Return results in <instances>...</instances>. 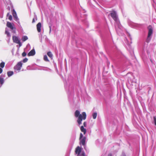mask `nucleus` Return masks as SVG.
Masks as SVG:
<instances>
[{
	"mask_svg": "<svg viewBox=\"0 0 156 156\" xmlns=\"http://www.w3.org/2000/svg\"><path fill=\"white\" fill-rule=\"evenodd\" d=\"M80 112L78 110H76L75 112V116L76 117H78L77 122L79 125L82 123L83 120H85L86 118V114L85 112H83L81 114H80Z\"/></svg>",
	"mask_w": 156,
	"mask_h": 156,
	"instance_id": "1",
	"label": "nucleus"
},
{
	"mask_svg": "<svg viewBox=\"0 0 156 156\" xmlns=\"http://www.w3.org/2000/svg\"><path fill=\"white\" fill-rule=\"evenodd\" d=\"M111 16H112V18L114 20L116 23V24L115 25V27L116 30H117V26L118 27L119 29H121V26L119 22V20L118 18V16L116 12L114 10H113L112 11L111 13H110Z\"/></svg>",
	"mask_w": 156,
	"mask_h": 156,
	"instance_id": "2",
	"label": "nucleus"
},
{
	"mask_svg": "<svg viewBox=\"0 0 156 156\" xmlns=\"http://www.w3.org/2000/svg\"><path fill=\"white\" fill-rule=\"evenodd\" d=\"M75 153L77 156H85L84 152L82 151L81 148L79 146H77L76 148Z\"/></svg>",
	"mask_w": 156,
	"mask_h": 156,
	"instance_id": "3",
	"label": "nucleus"
},
{
	"mask_svg": "<svg viewBox=\"0 0 156 156\" xmlns=\"http://www.w3.org/2000/svg\"><path fill=\"white\" fill-rule=\"evenodd\" d=\"M148 33L147 36V40L149 41L151 38V36L153 33V30L152 27L151 26H149L148 27Z\"/></svg>",
	"mask_w": 156,
	"mask_h": 156,
	"instance_id": "4",
	"label": "nucleus"
},
{
	"mask_svg": "<svg viewBox=\"0 0 156 156\" xmlns=\"http://www.w3.org/2000/svg\"><path fill=\"white\" fill-rule=\"evenodd\" d=\"M22 63L21 62H20L17 63L16 66L14 67V69L15 70L19 71L21 69L22 67Z\"/></svg>",
	"mask_w": 156,
	"mask_h": 156,
	"instance_id": "5",
	"label": "nucleus"
},
{
	"mask_svg": "<svg viewBox=\"0 0 156 156\" xmlns=\"http://www.w3.org/2000/svg\"><path fill=\"white\" fill-rule=\"evenodd\" d=\"M6 26L8 27L9 28L12 30L13 32L14 33L15 32V28L14 27L13 24H12L10 22H8L6 24Z\"/></svg>",
	"mask_w": 156,
	"mask_h": 156,
	"instance_id": "6",
	"label": "nucleus"
},
{
	"mask_svg": "<svg viewBox=\"0 0 156 156\" xmlns=\"http://www.w3.org/2000/svg\"><path fill=\"white\" fill-rule=\"evenodd\" d=\"M12 15L14 17V20L18 23H19V19L17 16L16 12L14 10H13Z\"/></svg>",
	"mask_w": 156,
	"mask_h": 156,
	"instance_id": "7",
	"label": "nucleus"
},
{
	"mask_svg": "<svg viewBox=\"0 0 156 156\" xmlns=\"http://www.w3.org/2000/svg\"><path fill=\"white\" fill-rule=\"evenodd\" d=\"M12 39L13 42L16 44L19 43L20 41V40L19 39L18 37L15 36H13Z\"/></svg>",
	"mask_w": 156,
	"mask_h": 156,
	"instance_id": "8",
	"label": "nucleus"
},
{
	"mask_svg": "<svg viewBox=\"0 0 156 156\" xmlns=\"http://www.w3.org/2000/svg\"><path fill=\"white\" fill-rule=\"evenodd\" d=\"M86 138L85 137H83V138L80 139V144H82L83 145H84L85 144V140Z\"/></svg>",
	"mask_w": 156,
	"mask_h": 156,
	"instance_id": "9",
	"label": "nucleus"
},
{
	"mask_svg": "<svg viewBox=\"0 0 156 156\" xmlns=\"http://www.w3.org/2000/svg\"><path fill=\"white\" fill-rule=\"evenodd\" d=\"M35 54V51L34 49L32 50L28 54V56H33Z\"/></svg>",
	"mask_w": 156,
	"mask_h": 156,
	"instance_id": "10",
	"label": "nucleus"
},
{
	"mask_svg": "<svg viewBox=\"0 0 156 156\" xmlns=\"http://www.w3.org/2000/svg\"><path fill=\"white\" fill-rule=\"evenodd\" d=\"M41 23H39L37 25V30L38 32H40L41 31Z\"/></svg>",
	"mask_w": 156,
	"mask_h": 156,
	"instance_id": "11",
	"label": "nucleus"
},
{
	"mask_svg": "<svg viewBox=\"0 0 156 156\" xmlns=\"http://www.w3.org/2000/svg\"><path fill=\"white\" fill-rule=\"evenodd\" d=\"M5 34H6L7 37L10 38L11 37V35L8 31V29L7 28H6L5 29Z\"/></svg>",
	"mask_w": 156,
	"mask_h": 156,
	"instance_id": "12",
	"label": "nucleus"
},
{
	"mask_svg": "<svg viewBox=\"0 0 156 156\" xmlns=\"http://www.w3.org/2000/svg\"><path fill=\"white\" fill-rule=\"evenodd\" d=\"M81 131L84 134H85L86 132V129L84 128L83 126H81L80 127Z\"/></svg>",
	"mask_w": 156,
	"mask_h": 156,
	"instance_id": "13",
	"label": "nucleus"
},
{
	"mask_svg": "<svg viewBox=\"0 0 156 156\" xmlns=\"http://www.w3.org/2000/svg\"><path fill=\"white\" fill-rule=\"evenodd\" d=\"M28 39V38L27 36H23L21 40L23 42L25 41Z\"/></svg>",
	"mask_w": 156,
	"mask_h": 156,
	"instance_id": "14",
	"label": "nucleus"
},
{
	"mask_svg": "<svg viewBox=\"0 0 156 156\" xmlns=\"http://www.w3.org/2000/svg\"><path fill=\"white\" fill-rule=\"evenodd\" d=\"M13 74V72L12 71H10L7 72V75L9 77Z\"/></svg>",
	"mask_w": 156,
	"mask_h": 156,
	"instance_id": "15",
	"label": "nucleus"
},
{
	"mask_svg": "<svg viewBox=\"0 0 156 156\" xmlns=\"http://www.w3.org/2000/svg\"><path fill=\"white\" fill-rule=\"evenodd\" d=\"M4 82V79L2 76L1 75L0 76V82L1 84L2 85L3 84Z\"/></svg>",
	"mask_w": 156,
	"mask_h": 156,
	"instance_id": "16",
	"label": "nucleus"
},
{
	"mask_svg": "<svg viewBox=\"0 0 156 156\" xmlns=\"http://www.w3.org/2000/svg\"><path fill=\"white\" fill-rule=\"evenodd\" d=\"M93 118L94 119H95L97 116V113L96 112H94L92 114Z\"/></svg>",
	"mask_w": 156,
	"mask_h": 156,
	"instance_id": "17",
	"label": "nucleus"
},
{
	"mask_svg": "<svg viewBox=\"0 0 156 156\" xmlns=\"http://www.w3.org/2000/svg\"><path fill=\"white\" fill-rule=\"evenodd\" d=\"M44 61L47 62L49 61V60L48 58V57L47 55H45L44 56Z\"/></svg>",
	"mask_w": 156,
	"mask_h": 156,
	"instance_id": "18",
	"label": "nucleus"
},
{
	"mask_svg": "<svg viewBox=\"0 0 156 156\" xmlns=\"http://www.w3.org/2000/svg\"><path fill=\"white\" fill-rule=\"evenodd\" d=\"M5 65V63L4 62H2L0 64V67L2 68H3L4 67Z\"/></svg>",
	"mask_w": 156,
	"mask_h": 156,
	"instance_id": "19",
	"label": "nucleus"
},
{
	"mask_svg": "<svg viewBox=\"0 0 156 156\" xmlns=\"http://www.w3.org/2000/svg\"><path fill=\"white\" fill-rule=\"evenodd\" d=\"M35 20H37V17L36 15H34V17L32 21V23H34L35 22Z\"/></svg>",
	"mask_w": 156,
	"mask_h": 156,
	"instance_id": "20",
	"label": "nucleus"
},
{
	"mask_svg": "<svg viewBox=\"0 0 156 156\" xmlns=\"http://www.w3.org/2000/svg\"><path fill=\"white\" fill-rule=\"evenodd\" d=\"M48 56L50 58H51L52 57L53 55L51 52L50 51L48 52L47 53Z\"/></svg>",
	"mask_w": 156,
	"mask_h": 156,
	"instance_id": "21",
	"label": "nucleus"
},
{
	"mask_svg": "<svg viewBox=\"0 0 156 156\" xmlns=\"http://www.w3.org/2000/svg\"><path fill=\"white\" fill-rule=\"evenodd\" d=\"M28 60V59L27 58H26L23 60V62L24 63L26 62Z\"/></svg>",
	"mask_w": 156,
	"mask_h": 156,
	"instance_id": "22",
	"label": "nucleus"
},
{
	"mask_svg": "<svg viewBox=\"0 0 156 156\" xmlns=\"http://www.w3.org/2000/svg\"><path fill=\"white\" fill-rule=\"evenodd\" d=\"M154 124L156 126V117H154Z\"/></svg>",
	"mask_w": 156,
	"mask_h": 156,
	"instance_id": "23",
	"label": "nucleus"
},
{
	"mask_svg": "<svg viewBox=\"0 0 156 156\" xmlns=\"http://www.w3.org/2000/svg\"><path fill=\"white\" fill-rule=\"evenodd\" d=\"M27 55V54L25 52H24L22 54V56H23V57H25V56Z\"/></svg>",
	"mask_w": 156,
	"mask_h": 156,
	"instance_id": "24",
	"label": "nucleus"
},
{
	"mask_svg": "<svg viewBox=\"0 0 156 156\" xmlns=\"http://www.w3.org/2000/svg\"><path fill=\"white\" fill-rule=\"evenodd\" d=\"M83 135L82 134V133H80V139H81L83 137Z\"/></svg>",
	"mask_w": 156,
	"mask_h": 156,
	"instance_id": "25",
	"label": "nucleus"
},
{
	"mask_svg": "<svg viewBox=\"0 0 156 156\" xmlns=\"http://www.w3.org/2000/svg\"><path fill=\"white\" fill-rule=\"evenodd\" d=\"M9 19L10 20H11L12 19V16L10 15L9 16Z\"/></svg>",
	"mask_w": 156,
	"mask_h": 156,
	"instance_id": "26",
	"label": "nucleus"
},
{
	"mask_svg": "<svg viewBox=\"0 0 156 156\" xmlns=\"http://www.w3.org/2000/svg\"><path fill=\"white\" fill-rule=\"evenodd\" d=\"M17 44H19V47H21L22 45V44L20 42V41L19 42V43H17Z\"/></svg>",
	"mask_w": 156,
	"mask_h": 156,
	"instance_id": "27",
	"label": "nucleus"
},
{
	"mask_svg": "<svg viewBox=\"0 0 156 156\" xmlns=\"http://www.w3.org/2000/svg\"><path fill=\"white\" fill-rule=\"evenodd\" d=\"M83 126L84 127H86V122H84V123H83Z\"/></svg>",
	"mask_w": 156,
	"mask_h": 156,
	"instance_id": "28",
	"label": "nucleus"
},
{
	"mask_svg": "<svg viewBox=\"0 0 156 156\" xmlns=\"http://www.w3.org/2000/svg\"><path fill=\"white\" fill-rule=\"evenodd\" d=\"M2 72V68H0V74Z\"/></svg>",
	"mask_w": 156,
	"mask_h": 156,
	"instance_id": "29",
	"label": "nucleus"
},
{
	"mask_svg": "<svg viewBox=\"0 0 156 156\" xmlns=\"http://www.w3.org/2000/svg\"><path fill=\"white\" fill-rule=\"evenodd\" d=\"M121 156H126L125 154L124 153H122Z\"/></svg>",
	"mask_w": 156,
	"mask_h": 156,
	"instance_id": "30",
	"label": "nucleus"
},
{
	"mask_svg": "<svg viewBox=\"0 0 156 156\" xmlns=\"http://www.w3.org/2000/svg\"><path fill=\"white\" fill-rule=\"evenodd\" d=\"M50 32L51 31V28L50 27Z\"/></svg>",
	"mask_w": 156,
	"mask_h": 156,
	"instance_id": "31",
	"label": "nucleus"
},
{
	"mask_svg": "<svg viewBox=\"0 0 156 156\" xmlns=\"http://www.w3.org/2000/svg\"><path fill=\"white\" fill-rule=\"evenodd\" d=\"M108 156H111V154H109Z\"/></svg>",
	"mask_w": 156,
	"mask_h": 156,
	"instance_id": "32",
	"label": "nucleus"
},
{
	"mask_svg": "<svg viewBox=\"0 0 156 156\" xmlns=\"http://www.w3.org/2000/svg\"><path fill=\"white\" fill-rule=\"evenodd\" d=\"M9 14V13H8L7 14V15H8Z\"/></svg>",
	"mask_w": 156,
	"mask_h": 156,
	"instance_id": "33",
	"label": "nucleus"
}]
</instances>
